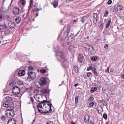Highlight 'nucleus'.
Returning <instances> with one entry per match:
<instances>
[{"label":"nucleus","instance_id":"13d9d810","mask_svg":"<svg viewBox=\"0 0 124 124\" xmlns=\"http://www.w3.org/2000/svg\"><path fill=\"white\" fill-rule=\"evenodd\" d=\"M39 92V91L38 90H35L34 91V92L36 93H38Z\"/></svg>","mask_w":124,"mask_h":124},{"label":"nucleus","instance_id":"ea45409f","mask_svg":"<svg viewBox=\"0 0 124 124\" xmlns=\"http://www.w3.org/2000/svg\"><path fill=\"white\" fill-rule=\"evenodd\" d=\"M107 104L108 103L106 101L103 100V104L104 105L106 106Z\"/></svg>","mask_w":124,"mask_h":124},{"label":"nucleus","instance_id":"f8f14e48","mask_svg":"<svg viewBox=\"0 0 124 124\" xmlns=\"http://www.w3.org/2000/svg\"><path fill=\"white\" fill-rule=\"evenodd\" d=\"M95 70V68L94 65L93 64H92L89 67L87 68V71H89L90 70H92V71L93 70Z\"/></svg>","mask_w":124,"mask_h":124},{"label":"nucleus","instance_id":"bf43d9fd","mask_svg":"<svg viewBox=\"0 0 124 124\" xmlns=\"http://www.w3.org/2000/svg\"><path fill=\"white\" fill-rule=\"evenodd\" d=\"M90 124H94V123L93 121L91 120L90 122Z\"/></svg>","mask_w":124,"mask_h":124},{"label":"nucleus","instance_id":"a878e982","mask_svg":"<svg viewBox=\"0 0 124 124\" xmlns=\"http://www.w3.org/2000/svg\"><path fill=\"white\" fill-rule=\"evenodd\" d=\"M7 27L6 25H0V29L3 30L4 28H6Z\"/></svg>","mask_w":124,"mask_h":124},{"label":"nucleus","instance_id":"a211bd4d","mask_svg":"<svg viewBox=\"0 0 124 124\" xmlns=\"http://www.w3.org/2000/svg\"><path fill=\"white\" fill-rule=\"evenodd\" d=\"M52 106V103H50L49 104H47V107L50 108V109L49 110V111H48L49 113L51 112L52 111V109H51V107Z\"/></svg>","mask_w":124,"mask_h":124},{"label":"nucleus","instance_id":"6ab92c4d","mask_svg":"<svg viewBox=\"0 0 124 124\" xmlns=\"http://www.w3.org/2000/svg\"><path fill=\"white\" fill-rule=\"evenodd\" d=\"M87 49L89 51H93L94 50V49L91 45H89Z\"/></svg>","mask_w":124,"mask_h":124},{"label":"nucleus","instance_id":"ddd939ff","mask_svg":"<svg viewBox=\"0 0 124 124\" xmlns=\"http://www.w3.org/2000/svg\"><path fill=\"white\" fill-rule=\"evenodd\" d=\"M90 119V116L88 115H86L84 117V121L85 122L88 123Z\"/></svg>","mask_w":124,"mask_h":124},{"label":"nucleus","instance_id":"864d4df0","mask_svg":"<svg viewBox=\"0 0 124 124\" xmlns=\"http://www.w3.org/2000/svg\"><path fill=\"white\" fill-rule=\"evenodd\" d=\"M18 83L19 85H20L23 84V82L22 81H20V80L18 81Z\"/></svg>","mask_w":124,"mask_h":124},{"label":"nucleus","instance_id":"72a5a7b5","mask_svg":"<svg viewBox=\"0 0 124 124\" xmlns=\"http://www.w3.org/2000/svg\"><path fill=\"white\" fill-rule=\"evenodd\" d=\"M89 45L86 43H84L83 44V46L85 48H87Z\"/></svg>","mask_w":124,"mask_h":124},{"label":"nucleus","instance_id":"412c9836","mask_svg":"<svg viewBox=\"0 0 124 124\" xmlns=\"http://www.w3.org/2000/svg\"><path fill=\"white\" fill-rule=\"evenodd\" d=\"M30 4L29 6V8L28 9L29 11L30 10L31 8L32 7L33 3V0H30Z\"/></svg>","mask_w":124,"mask_h":124},{"label":"nucleus","instance_id":"a19ab883","mask_svg":"<svg viewBox=\"0 0 124 124\" xmlns=\"http://www.w3.org/2000/svg\"><path fill=\"white\" fill-rule=\"evenodd\" d=\"M94 99L93 96L91 95L90 96V98L88 100L90 101H92Z\"/></svg>","mask_w":124,"mask_h":124},{"label":"nucleus","instance_id":"4468645a","mask_svg":"<svg viewBox=\"0 0 124 124\" xmlns=\"http://www.w3.org/2000/svg\"><path fill=\"white\" fill-rule=\"evenodd\" d=\"M84 59V57L82 55L79 54L78 57V61L79 62H82Z\"/></svg>","mask_w":124,"mask_h":124},{"label":"nucleus","instance_id":"9b49d317","mask_svg":"<svg viewBox=\"0 0 124 124\" xmlns=\"http://www.w3.org/2000/svg\"><path fill=\"white\" fill-rule=\"evenodd\" d=\"M25 73V71L24 70H21L19 71L18 74L19 76H24Z\"/></svg>","mask_w":124,"mask_h":124},{"label":"nucleus","instance_id":"bb28decb","mask_svg":"<svg viewBox=\"0 0 124 124\" xmlns=\"http://www.w3.org/2000/svg\"><path fill=\"white\" fill-rule=\"evenodd\" d=\"M75 48L73 46H71L69 47L68 49L70 51H72L75 49Z\"/></svg>","mask_w":124,"mask_h":124},{"label":"nucleus","instance_id":"cd10ccee","mask_svg":"<svg viewBox=\"0 0 124 124\" xmlns=\"http://www.w3.org/2000/svg\"><path fill=\"white\" fill-rule=\"evenodd\" d=\"M73 68L75 72L77 73L78 72V67L76 66H75Z\"/></svg>","mask_w":124,"mask_h":124},{"label":"nucleus","instance_id":"2eb2a0df","mask_svg":"<svg viewBox=\"0 0 124 124\" xmlns=\"http://www.w3.org/2000/svg\"><path fill=\"white\" fill-rule=\"evenodd\" d=\"M88 18V17L87 16H83L81 18L80 21L82 23L84 22Z\"/></svg>","mask_w":124,"mask_h":124},{"label":"nucleus","instance_id":"b1692460","mask_svg":"<svg viewBox=\"0 0 124 124\" xmlns=\"http://www.w3.org/2000/svg\"><path fill=\"white\" fill-rule=\"evenodd\" d=\"M58 2L56 1H54L53 3V5L54 8H56L58 6Z\"/></svg>","mask_w":124,"mask_h":124},{"label":"nucleus","instance_id":"603ef678","mask_svg":"<svg viewBox=\"0 0 124 124\" xmlns=\"http://www.w3.org/2000/svg\"><path fill=\"white\" fill-rule=\"evenodd\" d=\"M104 48H105V49H108V44H105V46H104Z\"/></svg>","mask_w":124,"mask_h":124},{"label":"nucleus","instance_id":"393cba45","mask_svg":"<svg viewBox=\"0 0 124 124\" xmlns=\"http://www.w3.org/2000/svg\"><path fill=\"white\" fill-rule=\"evenodd\" d=\"M21 20V18L20 17H16V23H18Z\"/></svg>","mask_w":124,"mask_h":124},{"label":"nucleus","instance_id":"09e8293b","mask_svg":"<svg viewBox=\"0 0 124 124\" xmlns=\"http://www.w3.org/2000/svg\"><path fill=\"white\" fill-rule=\"evenodd\" d=\"M1 119L2 120L4 121L5 119V117L3 115H2L1 117Z\"/></svg>","mask_w":124,"mask_h":124},{"label":"nucleus","instance_id":"3c124183","mask_svg":"<svg viewBox=\"0 0 124 124\" xmlns=\"http://www.w3.org/2000/svg\"><path fill=\"white\" fill-rule=\"evenodd\" d=\"M92 75V73L91 72H88L87 73V76L88 77H90Z\"/></svg>","mask_w":124,"mask_h":124},{"label":"nucleus","instance_id":"e2e57ef3","mask_svg":"<svg viewBox=\"0 0 124 124\" xmlns=\"http://www.w3.org/2000/svg\"><path fill=\"white\" fill-rule=\"evenodd\" d=\"M77 22V21L76 20H74L73 21V23H76Z\"/></svg>","mask_w":124,"mask_h":124},{"label":"nucleus","instance_id":"f3484780","mask_svg":"<svg viewBox=\"0 0 124 124\" xmlns=\"http://www.w3.org/2000/svg\"><path fill=\"white\" fill-rule=\"evenodd\" d=\"M41 93H42L44 94L45 93H47L49 92V90L48 89H43L40 91Z\"/></svg>","mask_w":124,"mask_h":124},{"label":"nucleus","instance_id":"c756f323","mask_svg":"<svg viewBox=\"0 0 124 124\" xmlns=\"http://www.w3.org/2000/svg\"><path fill=\"white\" fill-rule=\"evenodd\" d=\"M16 90H17V91L16 92V94H19L20 92V89L17 86H16Z\"/></svg>","mask_w":124,"mask_h":124},{"label":"nucleus","instance_id":"aec40b11","mask_svg":"<svg viewBox=\"0 0 124 124\" xmlns=\"http://www.w3.org/2000/svg\"><path fill=\"white\" fill-rule=\"evenodd\" d=\"M97 87H92L90 90V92L91 93H93L94 91H97Z\"/></svg>","mask_w":124,"mask_h":124},{"label":"nucleus","instance_id":"338daca9","mask_svg":"<svg viewBox=\"0 0 124 124\" xmlns=\"http://www.w3.org/2000/svg\"><path fill=\"white\" fill-rule=\"evenodd\" d=\"M78 85V84H76L74 85V86L75 87H77Z\"/></svg>","mask_w":124,"mask_h":124},{"label":"nucleus","instance_id":"e433bc0d","mask_svg":"<svg viewBox=\"0 0 124 124\" xmlns=\"http://www.w3.org/2000/svg\"><path fill=\"white\" fill-rule=\"evenodd\" d=\"M93 20L94 24H96L97 22V18H93Z\"/></svg>","mask_w":124,"mask_h":124},{"label":"nucleus","instance_id":"2f4dec72","mask_svg":"<svg viewBox=\"0 0 124 124\" xmlns=\"http://www.w3.org/2000/svg\"><path fill=\"white\" fill-rule=\"evenodd\" d=\"M117 9H118V10H121L123 8L122 7L119 5H117Z\"/></svg>","mask_w":124,"mask_h":124},{"label":"nucleus","instance_id":"423d86ee","mask_svg":"<svg viewBox=\"0 0 124 124\" xmlns=\"http://www.w3.org/2000/svg\"><path fill=\"white\" fill-rule=\"evenodd\" d=\"M63 61L61 62V65L64 68H67L69 66V62L65 59L63 60Z\"/></svg>","mask_w":124,"mask_h":124},{"label":"nucleus","instance_id":"f704fd0d","mask_svg":"<svg viewBox=\"0 0 124 124\" xmlns=\"http://www.w3.org/2000/svg\"><path fill=\"white\" fill-rule=\"evenodd\" d=\"M20 11V10L19 8L16 7V15L19 14Z\"/></svg>","mask_w":124,"mask_h":124},{"label":"nucleus","instance_id":"7ed1b4c3","mask_svg":"<svg viewBox=\"0 0 124 124\" xmlns=\"http://www.w3.org/2000/svg\"><path fill=\"white\" fill-rule=\"evenodd\" d=\"M5 114L6 116V117L8 118L13 117L15 115V112L14 110L5 111Z\"/></svg>","mask_w":124,"mask_h":124},{"label":"nucleus","instance_id":"79ce46f5","mask_svg":"<svg viewBox=\"0 0 124 124\" xmlns=\"http://www.w3.org/2000/svg\"><path fill=\"white\" fill-rule=\"evenodd\" d=\"M97 14L96 13H94L93 16V18H97Z\"/></svg>","mask_w":124,"mask_h":124},{"label":"nucleus","instance_id":"4c0bfd02","mask_svg":"<svg viewBox=\"0 0 124 124\" xmlns=\"http://www.w3.org/2000/svg\"><path fill=\"white\" fill-rule=\"evenodd\" d=\"M21 3L23 5H25L26 4V1L25 0H21Z\"/></svg>","mask_w":124,"mask_h":124},{"label":"nucleus","instance_id":"6e6d98bb","mask_svg":"<svg viewBox=\"0 0 124 124\" xmlns=\"http://www.w3.org/2000/svg\"><path fill=\"white\" fill-rule=\"evenodd\" d=\"M103 28V26L102 24L101 23L100 25V28L101 29H102Z\"/></svg>","mask_w":124,"mask_h":124},{"label":"nucleus","instance_id":"de8ad7c7","mask_svg":"<svg viewBox=\"0 0 124 124\" xmlns=\"http://www.w3.org/2000/svg\"><path fill=\"white\" fill-rule=\"evenodd\" d=\"M46 70L44 69H42L40 70V72L41 73H45L46 72Z\"/></svg>","mask_w":124,"mask_h":124},{"label":"nucleus","instance_id":"39448f33","mask_svg":"<svg viewBox=\"0 0 124 124\" xmlns=\"http://www.w3.org/2000/svg\"><path fill=\"white\" fill-rule=\"evenodd\" d=\"M6 101L4 102L3 104V107H7V106L9 104H11L12 103H13V102H10L11 101H12V99L10 97L7 96L6 97Z\"/></svg>","mask_w":124,"mask_h":124},{"label":"nucleus","instance_id":"774afa93","mask_svg":"<svg viewBox=\"0 0 124 124\" xmlns=\"http://www.w3.org/2000/svg\"><path fill=\"white\" fill-rule=\"evenodd\" d=\"M71 124H76L74 122H71Z\"/></svg>","mask_w":124,"mask_h":124},{"label":"nucleus","instance_id":"f03ea898","mask_svg":"<svg viewBox=\"0 0 124 124\" xmlns=\"http://www.w3.org/2000/svg\"><path fill=\"white\" fill-rule=\"evenodd\" d=\"M28 76L27 78L29 81L34 79L36 77V74L34 72H30L29 71L28 73Z\"/></svg>","mask_w":124,"mask_h":124},{"label":"nucleus","instance_id":"c03bdc74","mask_svg":"<svg viewBox=\"0 0 124 124\" xmlns=\"http://www.w3.org/2000/svg\"><path fill=\"white\" fill-rule=\"evenodd\" d=\"M103 117L105 119H107V114L106 113H104L103 114Z\"/></svg>","mask_w":124,"mask_h":124},{"label":"nucleus","instance_id":"1a4fd4ad","mask_svg":"<svg viewBox=\"0 0 124 124\" xmlns=\"http://www.w3.org/2000/svg\"><path fill=\"white\" fill-rule=\"evenodd\" d=\"M67 29L68 32H67V31L65 32V33H64V38H66L68 36V32L70 30V26L69 25H67Z\"/></svg>","mask_w":124,"mask_h":124},{"label":"nucleus","instance_id":"052dcab7","mask_svg":"<svg viewBox=\"0 0 124 124\" xmlns=\"http://www.w3.org/2000/svg\"><path fill=\"white\" fill-rule=\"evenodd\" d=\"M30 99H31V101L33 103V98L32 97H31L30 98Z\"/></svg>","mask_w":124,"mask_h":124},{"label":"nucleus","instance_id":"5701e85b","mask_svg":"<svg viewBox=\"0 0 124 124\" xmlns=\"http://www.w3.org/2000/svg\"><path fill=\"white\" fill-rule=\"evenodd\" d=\"M15 84L16 82H15V80H13L11 81L9 83V85L11 86H13V85H14Z\"/></svg>","mask_w":124,"mask_h":124},{"label":"nucleus","instance_id":"20e7f679","mask_svg":"<svg viewBox=\"0 0 124 124\" xmlns=\"http://www.w3.org/2000/svg\"><path fill=\"white\" fill-rule=\"evenodd\" d=\"M55 55L59 61L61 62L64 59L62 53L60 52H56Z\"/></svg>","mask_w":124,"mask_h":124},{"label":"nucleus","instance_id":"473e14b6","mask_svg":"<svg viewBox=\"0 0 124 124\" xmlns=\"http://www.w3.org/2000/svg\"><path fill=\"white\" fill-rule=\"evenodd\" d=\"M95 85L97 86H100L101 85V84L100 82L99 81H97V83H95Z\"/></svg>","mask_w":124,"mask_h":124},{"label":"nucleus","instance_id":"c9c22d12","mask_svg":"<svg viewBox=\"0 0 124 124\" xmlns=\"http://www.w3.org/2000/svg\"><path fill=\"white\" fill-rule=\"evenodd\" d=\"M16 86L14 87L12 89V93L14 95H16V92L15 90Z\"/></svg>","mask_w":124,"mask_h":124},{"label":"nucleus","instance_id":"0eeeda50","mask_svg":"<svg viewBox=\"0 0 124 124\" xmlns=\"http://www.w3.org/2000/svg\"><path fill=\"white\" fill-rule=\"evenodd\" d=\"M40 85H44L47 83L46 79V78H42L40 79Z\"/></svg>","mask_w":124,"mask_h":124},{"label":"nucleus","instance_id":"c85d7f7f","mask_svg":"<svg viewBox=\"0 0 124 124\" xmlns=\"http://www.w3.org/2000/svg\"><path fill=\"white\" fill-rule=\"evenodd\" d=\"M97 58V57L96 56H92L91 58L92 61H95L96 60Z\"/></svg>","mask_w":124,"mask_h":124},{"label":"nucleus","instance_id":"9d476101","mask_svg":"<svg viewBox=\"0 0 124 124\" xmlns=\"http://www.w3.org/2000/svg\"><path fill=\"white\" fill-rule=\"evenodd\" d=\"M8 124H16V120L15 118L10 119L8 122Z\"/></svg>","mask_w":124,"mask_h":124},{"label":"nucleus","instance_id":"4d7b16f0","mask_svg":"<svg viewBox=\"0 0 124 124\" xmlns=\"http://www.w3.org/2000/svg\"><path fill=\"white\" fill-rule=\"evenodd\" d=\"M108 11H106V12L105 11V14H104V15L105 16H107L108 15Z\"/></svg>","mask_w":124,"mask_h":124},{"label":"nucleus","instance_id":"58836bf2","mask_svg":"<svg viewBox=\"0 0 124 124\" xmlns=\"http://www.w3.org/2000/svg\"><path fill=\"white\" fill-rule=\"evenodd\" d=\"M28 71L31 72L30 71L32 70H33V68L31 66H29L28 67Z\"/></svg>","mask_w":124,"mask_h":124},{"label":"nucleus","instance_id":"49530a36","mask_svg":"<svg viewBox=\"0 0 124 124\" xmlns=\"http://www.w3.org/2000/svg\"><path fill=\"white\" fill-rule=\"evenodd\" d=\"M46 124H54V123L52 121H48L46 123Z\"/></svg>","mask_w":124,"mask_h":124},{"label":"nucleus","instance_id":"dca6fc26","mask_svg":"<svg viewBox=\"0 0 124 124\" xmlns=\"http://www.w3.org/2000/svg\"><path fill=\"white\" fill-rule=\"evenodd\" d=\"M8 26L10 28H13L15 26L14 24L11 22H9L8 23Z\"/></svg>","mask_w":124,"mask_h":124},{"label":"nucleus","instance_id":"5fc2aeb1","mask_svg":"<svg viewBox=\"0 0 124 124\" xmlns=\"http://www.w3.org/2000/svg\"><path fill=\"white\" fill-rule=\"evenodd\" d=\"M112 1L111 0H109L108 2L107 3L108 4L110 5L111 4Z\"/></svg>","mask_w":124,"mask_h":124},{"label":"nucleus","instance_id":"6e6552de","mask_svg":"<svg viewBox=\"0 0 124 124\" xmlns=\"http://www.w3.org/2000/svg\"><path fill=\"white\" fill-rule=\"evenodd\" d=\"M14 104L13 103H12L11 104L8 105L7 106V107H4L7 108V109L5 111H10L13 110L14 108V107L13 106H10V105Z\"/></svg>","mask_w":124,"mask_h":124},{"label":"nucleus","instance_id":"680f3d73","mask_svg":"<svg viewBox=\"0 0 124 124\" xmlns=\"http://www.w3.org/2000/svg\"><path fill=\"white\" fill-rule=\"evenodd\" d=\"M2 17V14H0V19H1Z\"/></svg>","mask_w":124,"mask_h":124},{"label":"nucleus","instance_id":"a18cd8bd","mask_svg":"<svg viewBox=\"0 0 124 124\" xmlns=\"http://www.w3.org/2000/svg\"><path fill=\"white\" fill-rule=\"evenodd\" d=\"M78 98H79L78 96H76L75 97V102L77 103H78Z\"/></svg>","mask_w":124,"mask_h":124},{"label":"nucleus","instance_id":"7c9ffc66","mask_svg":"<svg viewBox=\"0 0 124 124\" xmlns=\"http://www.w3.org/2000/svg\"><path fill=\"white\" fill-rule=\"evenodd\" d=\"M118 9L117 6H115L113 10V12H114L116 13L118 11Z\"/></svg>","mask_w":124,"mask_h":124},{"label":"nucleus","instance_id":"4be33fe9","mask_svg":"<svg viewBox=\"0 0 124 124\" xmlns=\"http://www.w3.org/2000/svg\"><path fill=\"white\" fill-rule=\"evenodd\" d=\"M111 19H110L108 20V23L106 24V27L107 28L109 27L110 25L111 22Z\"/></svg>","mask_w":124,"mask_h":124},{"label":"nucleus","instance_id":"37998d69","mask_svg":"<svg viewBox=\"0 0 124 124\" xmlns=\"http://www.w3.org/2000/svg\"><path fill=\"white\" fill-rule=\"evenodd\" d=\"M92 72H93V73L96 76H97L98 75V74L97 72L96 71V69H95V70H93V71Z\"/></svg>","mask_w":124,"mask_h":124},{"label":"nucleus","instance_id":"69168bd1","mask_svg":"<svg viewBox=\"0 0 124 124\" xmlns=\"http://www.w3.org/2000/svg\"><path fill=\"white\" fill-rule=\"evenodd\" d=\"M71 0H66V1L67 3H69L70 1Z\"/></svg>","mask_w":124,"mask_h":124},{"label":"nucleus","instance_id":"0e129e2a","mask_svg":"<svg viewBox=\"0 0 124 124\" xmlns=\"http://www.w3.org/2000/svg\"><path fill=\"white\" fill-rule=\"evenodd\" d=\"M121 77L123 79H124V75H122L121 76Z\"/></svg>","mask_w":124,"mask_h":124},{"label":"nucleus","instance_id":"f257e3e1","mask_svg":"<svg viewBox=\"0 0 124 124\" xmlns=\"http://www.w3.org/2000/svg\"><path fill=\"white\" fill-rule=\"evenodd\" d=\"M45 102L49 103L50 101L46 100H44L39 103L37 105V108L38 111L41 113L48 114L49 113L48 111L47 110V106H45L46 104Z\"/></svg>","mask_w":124,"mask_h":124},{"label":"nucleus","instance_id":"8fccbe9b","mask_svg":"<svg viewBox=\"0 0 124 124\" xmlns=\"http://www.w3.org/2000/svg\"><path fill=\"white\" fill-rule=\"evenodd\" d=\"M94 103L93 102L90 103L89 104V106L90 107H93L94 105Z\"/></svg>","mask_w":124,"mask_h":124}]
</instances>
